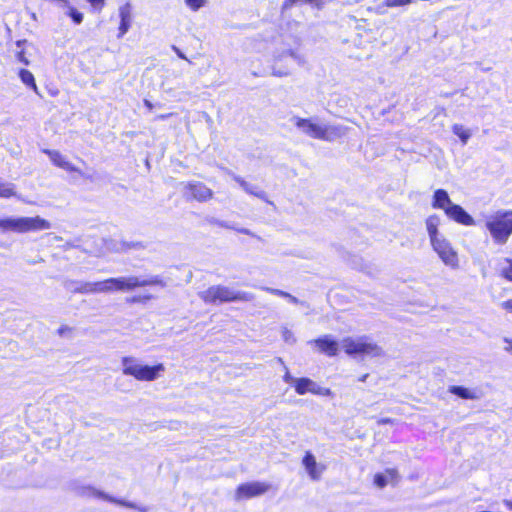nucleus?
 <instances>
[{"label": "nucleus", "instance_id": "obj_1", "mask_svg": "<svg viewBox=\"0 0 512 512\" xmlns=\"http://www.w3.org/2000/svg\"><path fill=\"white\" fill-rule=\"evenodd\" d=\"M291 121L304 135L313 139L328 142L342 137L345 135L347 130L345 127L340 125L322 124L316 117L301 118L294 116Z\"/></svg>", "mask_w": 512, "mask_h": 512}, {"label": "nucleus", "instance_id": "obj_2", "mask_svg": "<svg viewBox=\"0 0 512 512\" xmlns=\"http://www.w3.org/2000/svg\"><path fill=\"white\" fill-rule=\"evenodd\" d=\"M199 297L207 304H220L224 302H248L254 299L252 293L238 291L233 288L214 285L199 292Z\"/></svg>", "mask_w": 512, "mask_h": 512}, {"label": "nucleus", "instance_id": "obj_3", "mask_svg": "<svg viewBox=\"0 0 512 512\" xmlns=\"http://www.w3.org/2000/svg\"><path fill=\"white\" fill-rule=\"evenodd\" d=\"M498 244H505L512 234V211H498L489 216L485 224Z\"/></svg>", "mask_w": 512, "mask_h": 512}, {"label": "nucleus", "instance_id": "obj_4", "mask_svg": "<svg viewBox=\"0 0 512 512\" xmlns=\"http://www.w3.org/2000/svg\"><path fill=\"white\" fill-rule=\"evenodd\" d=\"M123 374L133 376L139 381H153L165 371L163 364L155 366L143 365L133 357L122 358Z\"/></svg>", "mask_w": 512, "mask_h": 512}, {"label": "nucleus", "instance_id": "obj_5", "mask_svg": "<svg viewBox=\"0 0 512 512\" xmlns=\"http://www.w3.org/2000/svg\"><path fill=\"white\" fill-rule=\"evenodd\" d=\"M51 228L49 221L35 217H7V233H27L48 230Z\"/></svg>", "mask_w": 512, "mask_h": 512}, {"label": "nucleus", "instance_id": "obj_6", "mask_svg": "<svg viewBox=\"0 0 512 512\" xmlns=\"http://www.w3.org/2000/svg\"><path fill=\"white\" fill-rule=\"evenodd\" d=\"M341 348L352 356L367 355L378 356L381 354V349L374 343L369 342L366 337L344 338L341 343Z\"/></svg>", "mask_w": 512, "mask_h": 512}, {"label": "nucleus", "instance_id": "obj_7", "mask_svg": "<svg viewBox=\"0 0 512 512\" xmlns=\"http://www.w3.org/2000/svg\"><path fill=\"white\" fill-rule=\"evenodd\" d=\"M158 285L165 287V281L159 276H151L147 279H141L137 276L116 277L114 278V292H128L138 287Z\"/></svg>", "mask_w": 512, "mask_h": 512}, {"label": "nucleus", "instance_id": "obj_8", "mask_svg": "<svg viewBox=\"0 0 512 512\" xmlns=\"http://www.w3.org/2000/svg\"><path fill=\"white\" fill-rule=\"evenodd\" d=\"M182 194L187 200H195L200 203L208 202L214 197V192L201 181H187L181 183Z\"/></svg>", "mask_w": 512, "mask_h": 512}, {"label": "nucleus", "instance_id": "obj_9", "mask_svg": "<svg viewBox=\"0 0 512 512\" xmlns=\"http://www.w3.org/2000/svg\"><path fill=\"white\" fill-rule=\"evenodd\" d=\"M431 246L446 266L452 269L459 267L458 253L445 236L433 241Z\"/></svg>", "mask_w": 512, "mask_h": 512}, {"label": "nucleus", "instance_id": "obj_10", "mask_svg": "<svg viewBox=\"0 0 512 512\" xmlns=\"http://www.w3.org/2000/svg\"><path fill=\"white\" fill-rule=\"evenodd\" d=\"M295 391L299 395H304L308 392L315 395L332 396L333 392L329 388L319 386L315 381L310 378L302 377L295 380Z\"/></svg>", "mask_w": 512, "mask_h": 512}, {"label": "nucleus", "instance_id": "obj_11", "mask_svg": "<svg viewBox=\"0 0 512 512\" xmlns=\"http://www.w3.org/2000/svg\"><path fill=\"white\" fill-rule=\"evenodd\" d=\"M271 488V485L266 482H248L238 486L236 490V498H252L266 493Z\"/></svg>", "mask_w": 512, "mask_h": 512}, {"label": "nucleus", "instance_id": "obj_12", "mask_svg": "<svg viewBox=\"0 0 512 512\" xmlns=\"http://www.w3.org/2000/svg\"><path fill=\"white\" fill-rule=\"evenodd\" d=\"M302 464L305 467L307 473L310 478L313 480H318L321 477V474L325 470V466L322 464H318L314 455L310 452H306Z\"/></svg>", "mask_w": 512, "mask_h": 512}, {"label": "nucleus", "instance_id": "obj_13", "mask_svg": "<svg viewBox=\"0 0 512 512\" xmlns=\"http://www.w3.org/2000/svg\"><path fill=\"white\" fill-rule=\"evenodd\" d=\"M446 215L457 223L465 226L475 225V221L460 205L454 204L447 211Z\"/></svg>", "mask_w": 512, "mask_h": 512}, {"label": "nucleus", "instance_id": "obj_14", "mask_svg": "<svg viewBox=\"0 0 512 512\" xmlns=\"http://www.w3.org/2000/svg\"><path fill=\"white\" fill-rule=\"evenodd\" d=\"M313 343L322 353L328 356H336L338 353L339 344L328 335L315 339Z\"/></svg>", "mask_w": 512, "mask_h": 512}, {"label": "nucleus", "instance_id": "obj_15", "mask_svg": "<svg viewBox=\"0 0 512 512\" xmlns=\"http://www.w3.org/2000/svg\"><path fill=\"white\" fill-rule=\"evenodd\" d=\"M232 175V178L235 182H237L239 184V186L248 194L250 195H253L259 199H262L264 201H266L267 203L269 204H272V202H270L268 199H267V194L265 191L259 189L257 186L255 185H252L251 183L245 181L242 177L236 175V174H231Z\"/></svg>", "mask_w": 512, "mask_h": 512}, {"label": "nucleus", "instance_id": "obj_16", "mask_svg": "<svg viewBox=\"0 0 512 512\" xmlns=\"http://www.w3.org/2000/svg\"><path fill=\"white\" fill-rule=\"evenodd\" d=\"M119 17L120 25L118 38H122L128 32L131 26L132 14L130 3H125L124 5L119 7Z\"/></svg>", "mask_w": 512, "mask_h": 512}, {"label": "nucleus", "instance_id": "obj_17", "mask_svg": "<svg viewBox=\"0 0 512 512\" xmlns=\"http://www.w3.org/2000/svg\"><path fill=\"white\" fill-rule=\"evenodd\" d=\"M398 479V471L394 468H389L384 473H377L374 476V484L379 488H384L388 484L395 485Z\"/></svg>", "mask_w": 512, "mask_h": 512}, {"label": "nucleus", "instance_id": "obj_18", "mask_svg": "<svg viewBox=\"0 0 512 512\" xmlns=\"http://www.w3.org/2000/svg\"><path fill=\"white\" fill-rule=\"evenodd\" d=\"M454 203L451 201L448 193L444 189H438L434 192L432 207L435 209H442L445 214L452 207Z\"/></svg>", "mask_w": 512, "mask_h": 512}, {"label": "nucleus", "instance_id": "obj_19", "mask_svg": "<svg viewBox=\"0 0 512 512\" xmlns=\"http://www.w3.org/2000/svg\"><path fill=\"white\" fill-rule=\"evenodd\" d=\"M43 152L47 154L54 165L66 170L80 172L73 164L66 160V158L56 150L44 149Z\"/></svg>", "mask_w": 512, "mask_h": 512}, {"label": "nucleus", "instance_id": "obj_20", "mask_svg": "<svg viewBox=\"0 0 512 512\" xmlns=\"http://www.w3.org/2000/svg\"><path fill=\"white\" fill-rule=\"evenodd\" d=\"M439 225L440 218L437 215H430L426 219V229L429 235L430 243L444 236L438 230Z\"/></svg>", "mask_w": 512, "mask_h": 512}, {"label": "nucleus", "instance_id": "obj_21", "mask_svg": "<svg viewBox=\"0 0 512 512\" xmlns=\"http://www.w3.org/2000/svg\"><path fill=\"white\" fill-rule=\"evenodd\" d=\"M449 392L462 398V399H466V400H476L479 398V395L477 394L476 391L470 390L463 386H456V385L450 386Z\"/></svg>", "mask_w": 512, "mask_h": 512}, {"label": "nucleus", "instance_id": "obj_22", "mask_svg": "<svg viewBox=\"0 0 512 512\" xmlns=\"http://www.w3.org/2000/svg\"><path fill=\"white\" fill-rule=\"evenodd\" d=\"M18 75L23 84H25L27 87L32 88L36 93H38V87L36 85L34 76L29 70L21 69Z\"/></svg>", "mask_w": 512, "mask_h": 512}, {"label": "nucleus", "instance_id": "obj_23", "mask_svg": "<svg viewBox=\"0 0 512 512\" xmlns=\"http://www.w3.org/2000/svg\"><path fill=\"white\" fill-rule=\"evenodd\" d=\"M105 247L107 250L115 253L127 252L126 241H117L113 239L105 240Z\"/></svg>", "mask_w": 512, "mask_h": 512}, {"label": "nucleus", "instance_id": "obj_24", "mask_svg": "<svg viewBox=\"0 0 512 512\" xmlns=\"http://www.w3.org/2000/svg\"><path fill=\"white\" fill-rule=\"evenodd\" d=\"M15 195V185L9 182H5L0 178V197L10 198Z\"/></svg>", "mask_w": 512, "mask_h": 512}, {"label": "nucleus", "instance_id": "obj_25", "mask_svg": "<svg viewBox=\"0 0 512 512\" xmlns=\"http://www.w3.org/2000/svg\"><path fill=\"white\" fill-rule=\"evenodd\" d=\"M217 224L220 227H222V228L232 229V230L237 231L238 233H242V234H245V235H248V236L260 239L259 236H257L255 233H253L251 230H249L247 228H238L235 225H233V224H231L229 222H226V221H217Z\"/></svg>", "mask_w": 512, "mask_h": 512}, {"label": "nucleus", "instance_id": "obj_26", "mask_svg": "<svg viewBox=\"0 0 512 512\" xmlns=\"http://www.w3.org/2000/svg\"><path fill=\"white\" fill-rule=\"evenodd\" d=\"M97 293L114 292V278H108L103 281H97Z\"/></svg>", "mask_w": 512, "mask_h": 512}, {"label": "nucleus", "instance_id": "obj_27", "mask_svg": "<svg viewBox=\"0 0 512 512\" xmlns=\"http://www.w3.org/2000/svg\"><path fill=\"white\" fill-rule=\"evenodd\" d=\"M452 131L455 135H457L460 138L464 145L468 142L469 138L471 137L470 131L465 129L460 124H454L452 127Z\"/></svg>", "mask_w": 512, "mask_h": 512}, {"label": "nucleus", "instance_id": "obj_28", "mask_svg": "<svg viewBox=\"0 0 512 512\" xmlns=\"http://www.w3.org/2000/svg\"><path fill=\"white\" fill-rule=\"evenodd\" d=\"M79 294H97L96 282H81L79 286Z\"/></svg>", "mask_w": 512, "mask_h": 512}, {"label": "nucleus", "instance_id": "obj_29", "mask_svg": "<svg viewBox=\"0 0 512 512\" xmlns=\"http://www.w3.org/2000/svg\"><path fill=\"white\" fill-rule=\"evenodd\" d=\"M80 285H81L80 281H76V280H72V279H65L63 281V287L72 293H79L78 289H79Z\"/></svg>", "mask_w": 512, "mask_h": 512}, {"label": "nucleus", "instance_id": "obj_30", "mask_svg": "<svg viewBox=\"0 0 512 512\" xmlns=\"http://www.w3.org/2000/svg\"><path fill=\"white\" fill-rule=\"evenodd\" d=\"M66 8L68 9L67 15H69L76 24L82 23L83 14L81 12L77 11L74 7H72L70 3L69 7Z\"/></svg>", "mask_w": 512, "mask_h": 512}, {"label": "nucleus", "instance_id": "obj_31", "mask_svg": "<svg viewBox=\"0 0 512 512\" xmlns=\"http://www.w3.org/2000/svg\"><path fill=\"white\" fill-rule=\"evenodd\" d=\"M413 0H385V6L389 8L401 7L410 4Z\"/></svg>", "mask_w": 512, "mask_h": 512}, {"label": "nucleus", "instance_id": "obj_32", "mask_svg": "<svg viewBox=\"0 0 512 512\" xmlns=\"http://www.w3.org/2000/svg\"><path fill=\"white\" fill-rule=\"evenodd\" d=\"M507 266L502 268L501 274L507 280L512 281V259H505Z\"/></svg>", "mask_w": 512, "mask_h": 512}, {"label": "nucleus", "instance_id": "obj_33", "mask_svg": "<svg viewBox=\"0 0 512 512\" xmlns=\"http://www.w3.org/2000/svg\"><path fill=\"white\" fill-rule=\"evenodd\" d=\"M282 337L286 343L294 344L296 342L293 332L287 327L282 328Z\"/></svg>", "mask_w": 512, "mask_h": 512}, {"label": "nucleus", "instance_id": "obj_34", "mask_svg": "<svg viewBox=\"0 0 512 512\" xmlns=\"http://www.w3.org/2000/svg\"><path fill=\"white\" fill-rule=\"evenodd\" d=\"M185 4L193 11H197L201 7L205 6L206 0H185Z\"/></svg>", "mask_w": 512, "mask_h": 512}, {"label": "nucleus", "instance_id": "obj_35", "mask_svg": "<svg viewBox=\"0 0 512 512\" xmlns=\"http://www.w3.org/2000/svg\"><path fill=\"white\" fill-rule=\"evenodd\" d=\"M297 3L311 4L319 9L325 4L324 0H297Z\"/></svg>", "mask_w": 512, "mask_h": 512}, {"label": "nucleus", "instance_id": "obj_36", "mask_svg": "<svg viewBox=\"0 0 512 512\" xmlns=\"http://www.w3.org/2000/svg\"><path fill=\"white\" fill-rule=\"evenodd\" d=\"M262 290L266 291V292H269L271 294H274V295H277V296H280V297H285L287 296V292L285 291H282L280 289H275V288H270V287H261Z\"/></svg>", "mask_w": 512, "mask_h": 512}, {"label": "nucleus", "instance_id": "obj_37", "mask_svg": "<svg viewBox=\"0 0 512 512\" xmlns=\"http://www.w3.org/2000/svg\"><path fill=\"white\" fill-rule=\"evenodd\" d=\"M16 59H17L20 63H22V64H24V65H29V64H30V61H29V59L26 57L25 52H24L23 50L17 51V53H16Z\"/></svg>", "mask_w": 512, "mask_h": 512}, {"label": "nucleus", "instance_id": "obj_38", "mask_svg": "<svg viewBox=\"0 0 512 512\" xmlns=\"http://www.w3.org/2000/svg\"><path fill=\"white\" fill-rule=\"evenodd\" d=\"M127 251L143 249L144 245L141 242H126Z\"/></svg>", "mask_w": 512, "mask_h": 512}, {"label": "nucleus", "instance_id": "obj_39", "mask_svg": "<svg viewBox=\"0 0 512 512\" xmlns=\"http://www.w3.org/2000/svg\"><path fill=\"white\" fill-rule=\"evenodd\" d=\"M286 371H285V375L283 377V380L286 382V383H292L294 386H295V380H297L298 378H294L293 376H291V374L289 373L288 369L285 368Z\"/></svg>", "mask_w": 512, "mask_h": 512}, {"label": "nucleus", "instance_id": "obj_40", "mask_svg": "<svg viewBox=\"0 0 512 512\" xmlns=\"http://www.w3.org/2000/svg\"><path fill=\"white\" fill-rule=\"evenodd\" d=\"M0 231L2 233H7V217L0 218Z\"/></svg>", "mask_w": 512, "mask_h": 512}, {"label": "nucleus", "instance_id": "obj_41", "mask_svg": "<svg viewBox=\"0 0 512 512\" xmlns=\"http://www.w3.org/2000/svg\"><path fill=\"white\" fill-rule=\"evenodd\" d=\"M94 7L102 8L105 0H87Z\"/></svg>", "mask_w": 512, "mask_h": 512}, {"label": "nucleus", "instance_id": "obj_42", "mask_svg": "<svg viewBox=\"0 0 512 512\" xmlns=\"http://www.w3.org/2000/svg\"><path fill=\"white\" fill-rule=\"evenodd\" d=\"M298 4L297 0H285L283 2V9H288L292 7L293 5Z\"/></svg>", "mask_w": 512, "mask_h": 512}, {"label": "nucleus", "instance_id": "obj_43", "mask_svg": "<svg viewBox=\"0 0 512 512\" xmlns=\"http://www.w3.org/2000/svg\"><path fill=\"white\" fill-rule=\"evenodd\" d=\"M172 49L177 54L178 57L188 61L187 57L183 54V52L178 47L172 46Z\"/></svg>", "mask_w": 512, "mask_h": 512}, {"label": "nucleus", "instance_id": "obj_44", "mask_svg": "<svg viewBox=\"0 0 512 512\" xmlns=\"http://www.w3.org/2000/svg\"><path fill=\"white\" fill-rule=\"evenodd\" d=\"M504 309L512 312V299L502 303Z\"/></svg>", "mask_w": 512, "mask_h": 512}, {"label": "nucleus", "instance_id": "obj_45", "mask_svg": "<svg viewBox=\"0 0 512 512\" xmlns=\"http://www.w3.org/2000/svg\"><path fill=\"white\" fill-rule=\"evenodd\" d=\"M504 341L508 344L506 347H505V350L507 352H510L512 353V339H508V338H505Z\"/></svg>", "mask_w": 512, "mask_h": 512}, {"label": "nucleus", "instance_id": "obj_46", "mask_svg": "<svg viewBox=\"0 0 512 512\" xmlns=\"http://www.w3.org/2000/svg\"><path fill=\"white\" fill-rule=\"evenodd\" d=\"M285 298H287L291 303L293 304H298L299 303V300L294 297L293 295L287 293V296H285Z\"/></svg>", "mask_w": 512, "mask_h": 512}, {"label": "nucleus", "instance_id": "obj_47", "mask_svg": "<svg viewBox=\"0 0 512 512\" xmlns=\"http://www.w3.org/2000/svg\"><path fill=\"white\" fill-rule=\"evenodd\" d=\"M392 422H393V420L390 418H381L378 420V424H380V425L389 424Z\"/></svg>", "mask_w": 512, "mask_h": 512}, {"label": "nucleus", "instance_id": "obj_48", "mask_svg": "<svg viewBox=\"0 0 512 512\" xmlns=\"http://www.w3.org/2000/svg\"><path fill=\"white\" fill-rule=\"evenodd\" d=\"M144 105H145L149 110H152V108H153V104H152L149 100H147V99H145V100H144Z\"/></svg>", "mask_w": 512, "mask_h": 512}, {"label": "nucleus", "instance_id": "obj_49", "mask_svg": "<svg viewBox=\"0 0 512 512\" xmlns=\"http://www.w3.org/2000/svg\"><path fill=\"white\" fill-rule=\"evenodd\" d=\"M92 494L97 496V497H105L103 493L95 491V490L92 491Z\"/></svg>", "mask_w": 512, "mask_h": 512}, {"label": "nucleus", "instance_id": "obj_50", "mask_svg": "<svg viewBox=\"0 0 512 512\" xmlns=\"http://www.w3.org/2000/svg\"><path fill=\"white\" fill-rule=\"evenodd\" d=\"M24 43H26V40H19L16 42V45H17V47L20 48L22 46V44H24Z\"/></svg>", "mask_w": 512, "mask_h": 512}, {"label": "nucleus", "instance_id": "obj_51", "mask_svg": "<svg viewBox=\"0 0 512 512\" xmlns=\"http://www.w3.org/2000/svg\"><path fill=\"white\" fill-rule=\"evenodd\" d=\"M368 377V374H364L359 378V381L364 382Z\"/></svg>", "mask_w": 512, "mask_h": 512}, {"label": "nucleus", "instance_id": "obj_52", "mask_svg": "<svg viewBox=\"0 0 512 512\" xmlns=\"http://www.w3.org/2000/svg\"><path fill=\"white\" fill-rule=\"evenodd\" d=\"M172 114H164V115H160L159 118L160 119H167L168 117H170Z\"/></svg>", "mask_w": 512, "mask_h": 512}, {"label": "nucleus", "instance_id": "obj_53", "mask_svg": "<svg viewBox=\"0 0 512 512\" xmlns=\"http://www.w3.org/2000/svg\"><path fill=\"white\" fill-rule=\"evenodd\" d=\"M122 504L127 507H130V508H135L134 504H132V503H122Z\"/></svg>", "mask_w": 512, "mask_h": 512}, {"label": "nucleus", "instance_id": "obj_54", "mask_svg": "<svg viewBox=\"0 0 512 512\" xmlns=\"http://www.w3.org/2000/svg\"><path fill=\"white\" fill-rule=\"evenodd\" d=\"M506 505L508 506L509 509L512 510V501H507Z\"/></svg>", "mask_w": 512, "mask_h": 512}, {"label": "nucleus", "instance_id": "obj_55", "mask_svg": "<svg viewBox=\"0 0 512 512\" xmlns=\"http://www.w3.org/2000/svg\"><path fill=\"white\" fill-rule=\"evenodd\" d=\"M137 301H139V298H137V297H134V298L132 299V302H137Z\"/></svg>", "mask_w": 512, "mask_h": 512}, {"label": "nucleus", "instance_id": "obj_56", "mask_svg": "<svg viewBox=\"0 0 512 512\" xmlns=\"http://www.w3.org/2000/svg\"><path fill=\"white\" fill-rule=\"evenodd\" d=\"M139 510L142 511V512H146L147 511L146 508H140Z\"/></svg>", "mask_w": 512, "mask_h": 512}]
</instances>
